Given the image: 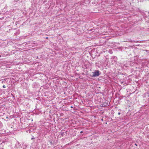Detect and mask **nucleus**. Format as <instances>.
Listing matches in <instances>:
<instances>
[{
  "label": "nucleus",
  "mask_w": 149,
  "mask_h": 149,
  "mask_svg": "<svg viewBox=\"0 0 149 149\" xmlns=\"http://www.w3.org/2000/svg\"><path fill=\"white\" fill-rule=\"evenodd\" d=\"M82 132H83L82 131H81V132L80 133H81Z\"/></svg>",
  "instance_id": "20e7f679"
},
{
  "label": "nucleus",
  "mask_w": 149,
  "mask_h": 149,
  "mask_svg": "<svg viewBox=\"0 0 149 149\" xmlns=\"http://www.w3.org/2000/svg\"><path fill=\"white\" fill-rule=\"evenodd\" d=\"M48 38V37H47V38H46V39H47Z\"/></svg>",
  "instance_id": "39448f33"
},
{
  "label": "nucleus",
  "mask_w": 149,
  "mask_h": 149,
  "mask_svg": "<svg viewBox=\"0 0 149 149\" xmlns=\"http://www.w3.org/2000/svg\"><path fill=\"white\" fill-rule=\"evenodd\" d=\"M93 76L94 77L98 76L99 75V71L98 70L96 71L95 72H93Z\"/></svg>",
  "instance_id": "f257e3e1"
},
{
  "label": "nucleus",
  "mask_w": 149,
  "mask_h": 149,
  "mask_svg": "<svg viewBox=\"0 0 149 149\" xmlns=\"http://www.w3.org/2000/svg\"><path fill=\"white\" fill-rule=\"evenodd\" d=\"M3 88H6V87L5 86V85H3Z\"/></svg>",
  "instance_id": "f03ea898"
},
{
  "label": "nucleus",
  "mask_w": 149,
  "mask_h": 149,
  "mask_svg": "<svg viewBox=\"0 0 149 149\" xmlns=\"http://www.w3.org/2000/svg\"><path fill=\"white\" fill-rule=\"evenodd\" d=\"M135 146H137V145L136 143H135Z\"/></svg>",
  "instance_id": "7ed1b4c3"
}]
</instances>
